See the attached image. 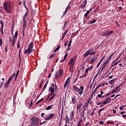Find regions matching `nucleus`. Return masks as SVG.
Wrapping results in <instances>:
<instances>
[{"label":"nucleus","mask_w":126,"mask_h":126,"mask_svg":"<svg viewBox=\"0 0 126 126\" xmlns=\"http://www.w3.org/2000/svg\"><path fill=\"white\" fill-rule=\"evenodd\" d=\"M3 7L5 11L7 13H10V9H11V2H4L3 3Z\"/></svg>","instance_id":"f257e3e1"},{"label":"nucleus","mask_w":126,"mask_h":126,"mask_svg":"<svg viewBox=\"0 0 126 126\" xmlns=\"http://www.w3.org/2000/svg\"><path fill=\"white\" fill-rule=\"evenodd\" d=\"M73 90H74L75 92H77V93L79 95H80V96H81V95L83 94V90H84V87H82V86L80 87V89H79V88H78L77 86H73Z\"/></svg>","instance_id":"f03ea898"},{"label":"nucleus","mask_w":126,"mask_h":126,"mask_svg":"<svg viewBox=\"0 0 126 126\" xmlns=\"http://www.w3.org/2000/svg\"><path fill=\"white\" fill-rule=\"evenodd\" d=\"M32 125H37V123L39 122V119L36 117H33L31 120Z\"/></svg>","instance_id":"7ed1b4c3"},{"label":"nucleus","mask_w":126,"mask_h":126,"mask_svg":"<svg viewBox=\"0 0 126 126\" xmlns=\"http://www.w3.org/2000/svg\"><path fill=\"white\" fill-rule=\"evenodd\" d=\"M76 61V59L75 57L73 58L71 60H69L68 62L69 65L74 66V63H75V62Z\"/></svg>","instance_id":"20e7f679"},{"label":"nucleus","mask_w":126,"mask_h":126,"mask_svg":"<svg viewBox=\"0 0 126 126\" xmlns=\"http://www.w3.org/2000/svg\"><path fill=\"white\" fill-rule=\"evenodd\" d=\"M113 33H114V31H111L110 32L107 31V32H104L102 34V36H109V35H111V34H113Z\"/></svg>","instance_id":"39448f33"},{"label":"nucleus","mask_w":126,"mask_h":126,"mask_svg":"<svg viewBox=\"0 0 126 126\" xmlns=\"http://www.w3.org/2000/svg\"><path fill=\"white\" fill-rule=\"evenodd\" d=\"M54 116H55L54 114H51L50 115L44 117V120H45V121H48V120L53 119V118H54Z\"/></svg>","instance_id":"423d86ee"},{"label":"nucleus","mask_w":126,"mask_h":126,"mask_svg":"<svg viewBox=\"0 0 126 126\" xmlns=\"http://www.w3.org/2000/svg\"><path fill=\"white\" fill-rule=\"evenodd\" d=\"M108 63H109V61H108V60H107L103 63V65H102L101 67H100L101 71H103V69H104L105 68V67H106V65H107V64H108Z\"/></svg>","instance_id":"0eeeda50"},{"label":"nucleus","mask_w":126,"mask_h":126,"mask_svg":"<svg viewBox=\"0 0 126 126\" xmlns=\"http://www.w3.org/2000/svg\"><path fill=\"white\" fill-rule=\"evenodd\" d=\"M69 117H70V121H72V120H73V118H74V111L72 110L70 112Z\"/></svg>","instance_id":"6e6552de"},{"label":"nucleus","mask_w":126,"mask_h":126,"mask_svg":"<svg viewBox=\"0 0 126 126\" xmlns=\"http://www.w3.org/2000/svg\"><path fill=\"white\" fill-rule=\"evenodd\" d=\"M86 4H87V0H84L82 5L80 6V7L81 8V9H84V8H85V7L86 6Z\"/></svg>","instance_id":"1a4fd4ad"},{"label":"nucleus","mask_w":126,"mask_h":126,"mask_svg":"<svg viewBox=\"0 0 126 126\" xmlns=\"http://www.w3.org/2000/svg\"><path fill=\"white\" fill-rule=\"evenodd\" d=\"M13 76H11L8 80L6 82V83H5L4 85V87H6L7 86V85H9V83H10V82L11 81V80H12V77Z\"/></svg>","instance_id":"9d476101"},{"label":"nucleus","mask_w":126,"mask_h":126,"mask_svg":"<svg viewBox=\"0 0 126 126\" xmlns=\"http://www.w3.org/2000/svg\"><path fill=\"white\" fill-rule=\"evenodd\" d=\"M111 102V97H108L106 98V100L103 101V104L104 105H106V104H108V103H110Z\"/></svg>","instance_id":"9b49d317"},{"label":"nucleus","mask_w":126,"mask_h":126,"mask_svg":"<svg viewBox=\"0 0 126 126\" xmlns=\"http://www.w3.org/2000/svg\"><path fill=\"white\" fill-rule=\"evenodd\" d=\"M69 78H70V77L68 78L66 80L65 83L64 85V88H66V87H67L69 85Z\"/></svg>","instance_id":"f8f14e48"},{"label":"nucleus","mask_w":126,"mask_h":126,"mask_svg":"<svg viewBox=\"0 0 126 126\" xmlns=\"http://www.w3.org/2000/svg\"><path fill=\"white\" fill-rule=\"evenodd\" d=\"M29 13V12L28 11H27L25 13V15H24L23 17V21H26V18H27V16H28V14Z\"/></svg>","instance_id":"ddd939ff"},{"label":"nucleus","mask_w":126,"mask_h":126,"mask_svg":"<svg viewBox=\"0 0 126 126\" xmlns=\"http://www.w3.org/2000/svg\"><path fill=\"white\" fill-rule=\"evenodd\" d=\"M34 45L33 44V42H31L29 45H28V49H30V50H33V46Z\"/></svg>","instance_id":"4468645a"},{"label":"nucleus","mask_w":126,"mask_h":126,"mask_svg":"<svg viewBox=\"0 0 126 126\" xmlns=\"http://www.w3.org/2000/svg\"><path fill=\"white\" fill-rule=\"evenodd\" d=\"M91 97L89 98L86 101L85 106H87V107H88V105H89V103L91 101Z\"/></svg>","instance_id":"2eb2a0df"},{"label":"nucleus","mask_w":126,"mask_h":126,"mask_svg":"<svg viewBox=\"0 0 126 126\" xmlns=\"http://www.w3.org/2000/svg\"><path fill=\"white\" fill-rule=\"evenodd\" d=\"M49 91L51 92L52 94H54V93H55V87L53 88L52 87H50Z\"/></svg>","instance_id":"dca6fc26"},{"label":"nucleus","mask_w":126,"mask_h":126,"mask_svg":"<svg viewBox=\"0 0 126 126\" xmlns=\"http://www.w3.org/2000/svg\"><path fill=\"white\" fill-rule=\"evenodd\" d=\"M70 120L69 119V118H68V116H66L65 119V123L66 125H67V124L69 123V121Z\"/></svg>","instance_id":"f3484780"},{"label":"nucleus","mask_w":126,"mask_h":126,"mask_svg":"<svg viewBox=\"0 0 126 126\" xmlns=\"http://www.w3.org/2000/svg\"><path fill=\"white\" fill-rule=\"evenodd\" d=\"M31 52H32V50L28 48L24 51L25 54H31Z\"/></svg>","instance_id":"a211bd4d"},{"label":"nucleus","mask_w":126,"mask_h":126,"mask_svg":"<svg viewBox=\"0 0 126 126\" xmlns=\"http://www.w3.org/2000/svg\"><path fill=\"white\" fill-rule=\"evenodd\" d=\"M96 60H97V57H95L92 58L90 62L91 63H94V62Z\"/></svg>","instance_id":"6ab92c4d"},{"label":"nucleus","mask_w":126,"mask_h":126,"mask_svg":"<svg viewBox=\"0 0 126 126\" xmlns=\"http://www.w3.org/2000/svg\"><path fill=\"white\" fill-rule=\"evenodd\" d=\"M74 66L70 65L69 71L70 72H73L74 71Z\"/></svg>","instance_id":"aec40b11"},{"label":"nucleus","mask_w":126,"mask_h":126,"mask_svg":"<svg viewBox=\"0 0 126 126\" xmlns=\"http://www.w3.org/2000/svg\"><path fill=\"white\" fill-rule=\"evenodd\" d=\"M58 72L59 73V77H62L63 74V69L60 70Z\"/></svg>","instance_id":"412c9836"},{"label":"nucleus","mask_w":126,"mask_h":126,"mask_svg":"<svg viewBox=\"0 0 126 126\" xmlns=\"http://www.w3.org/2000/svg\"><path fill=\"white\" fill-rule=\"evenodd\" d=\"M23 28L24 30H25V28H26V21H23Z\"/></svg>","instance_id":"4be33fe9"},{"label":"nucleus","mask_w":126,"mask_h":126,"mask_svg":"<svg viewBox=\"0 0 126 126\" xmlns=\"http://www.w3.org/2000/svg\"><path fill=\"white\" fill-rule=\"evenodd\" d=\"M72 102L73 104H75L76 103V98H75V96H74L72 98Z\"/></svg>","instance_id":"5701e85b"},{"label":"nucleus","mask_w":126,"mask_h":126,"mask_svg":"<svg viewBox=\"0 0 126 126\" xmlns=\"http://www.w3.org/2000/svg\"><path fill=\"white\" fill-rule=\"evenodd\" d=\"M91 11V9H90V10H88L87 11V12L85 14V15H84V17L85 18L86 17V16H87V15H88L89 13H90V11Z\"/></svg>","instance_id":"b1692460"},{"label":"nucleus","mask_w":126,"mask_h":126,"mask_svg":"<svg viewBox=\"0 0 126 126\" xmlns=\"http://www.w3.org/2000/svg\"><path fill=\"white\" fill-rule=\"evenodd\" d=\"M81 106H82V103L80 102L79 105L77 106V110H79L81 108Z\"/></svg>","instance_id":"393cba45"},{"label":"nucleus","mask_w":126,"mask_h":126,"mask_svg":"<svg viewBox=\"0 0 126 126\" xmlns=\"http://www.w3.org/2000/svg\"><path fill=\"white\" fill-rule=\"evenodd\" d=\"M17 36H18V32H16L14 34V38H13V39H16V40H17Z\"/></svg>","instance_id":"a878e982"},{"label":"nucleus","mask_w":126,"mask_h":126,"mask_svg":"<svg viewBox=\"0 0 126 126\" xmlns=\"http://www.w3.org/2000/svg\"><path fill=\"white\" fill-rule=\"evenodd\" d=\"M88 56H89V51L88 50L84 54V58H86Z\"/></svg>","instance_id":"bb28decb"},{"label":"nucleus","mask_w":126,"mask_h":126,"mask_svg":"<svg viewBox=\"0 0 126 126\" xmlns=\"http://www.w3.org/2000/svg\"><path fill=\"white\" fill-rule=\"evenodd\" d=\"M88 51L89 52V55H94V53H95L94 52H92V49H91L90 50H88Z\"/></svg>","instance_id":"cd10ccee"},{"label":"nucleus","mask_w":126,"mask_h":126,"mask_svg":"<svg viewBox=\"0 0 126 126\" xmlns=\"http://www.w3.org/2000/svg\"><path fill=\"white\" fill-rule=\"evenodd\" d=\"M52 107H54V105H51L48 106L46 108V110H51L52 109Z\"/></svg>","instance_id":"c85d7f7f"},{"label":"nucleus","mask_w":126,"mask_h":126,"mask_svg":"<svg viewBox=\"0 0 126 126\" xmlns=\"http://www.w3.org/2000/svg\"><path fill=\"white\" fill-rule=\"evenodd\" d=\"M15 41H16V39H12V46L13 47L14 45H15Z\"/></svg>","instance_id":"c756f323"},{"label":"nucleus","mask_w":126,"mask_h":126,"mask_svg":"<svg viewBox=\"0 0 126 126\" xmlns=\"http://www.w3.org/2000/svg\"><path fill=\"white\" fill-rule=\"evenodd\" d=\"M71 7L70 5H68V6L65 8V11L67 12L68 10L70 9Z\"/></svg>","instance_id":"7c9ffc66"},{"label":"nucleus","mask_w":126,"mask_h":126,"mask_svg":"<svg viewBox=\"0 0 126 126\" xmlns=\"http://www.w3.org/2000/svg\"><path fill=\"white\" fill-rule=\"evenodd\" d=\"M42 101H44V98H42L39 100L37 101L36 103V105H38L39 103H40V102H42Z\"/></svg>","instance_id":"2f4dec72"},{"label":"nucleus","mask_w":126,"mask_h":126,"mask_svg":"<svg viewBox=\"0 0 126 126\" xmlns=\"http://www.w3.org/2000/svg\"><path fill=\"white\" fill-rule=\"evenodd\" d=\"M83 122V120L82 119H81L80 120H79V121L78 123L77 126H81V124L80 123H82Z\"/></svg>","instance_id":"473e14b6"},{"label":"nucleus","mask_w":126,"mask_h":126,"mask_svg":"<svg viewBox=\"0 0 126 126\" xmlns=\"http://www.w3.org/2000/svg\"><path fill=\"white\" fill-rule=\"evenodd\" d=\"M60 48H61V45L58 46V47L56 48V49L54 50V53H56V52L59 51Z\"/></svg>","instance_id":"72a5a7b5"},{"label":"nucleus","mask_w":126,"mask_h":126,"mask_svg":"<svg viewBox=\"0 0 126 126\" xmlns=\"http://www.w3.org/2000/svg\"><path fill=\"white\" fill-rule=\"evenodd\" d=\"M96 22V20L93 19L91 22L89 23L90 24H93V23H95Z\"/></svg>","instance_id":"f704fd0d"},{"label":"nucleus","mask_w":126,"mask_h":126,"mask_svg":"<svg viewBox=\"0 0 126 126\" xmlns=\"http://www.w3.org/2000/svg\"><path fill=\"white\" fill-rule=\"evenodd\" d=\"M89 70H90L89 67L86 68V70H85V74H87V73H88V72L89 71Z\"/></svg>","instance_id":"c9c22d12"},{"label":"nucleus","mask_w":126,"mask_h":126,"mask_svg":"<svg viewBox=\"0 0 126 126\" xmlns=\"http://www.w3.org/2000/svg\"><path fill=\"white\" fill-rule=\"evenodd\" d=\"M72 42V40L71 39L70 40V41H69V43L68 44V47H70Z\"/></svg>","instance_id":"e433bc0d"},{"label":"nucleus","mask_w":126,"mask_h":126,"mask_svg":"<svg viewBox=\"0 0 126 126\" xmlns=\"http://www.w3.org/2000/svg\"><path fill=\"white\" fill-rule=\"evenodd\" d=\"M17 47L19 49L20 48V41H18Z\"/></svg>","instance_id":"4c0bfd02"},{"label":"nucleus","mask_w":126,"mask_h":126,"mask_svg":"<svg viewBox=\"0 0 126 126\" xmlns=\"http://www.w3.org/2000/svg\"><path fill=\"white\" fill-rule=\"evenodd\" d=\"M56 96V94H54V95L49 99V100H53L54 98H55V96Z\"/></svg>","instance_id":"58836bf2"},{"label":"nucleus","mask_w":126,"mask_h":126,"mask_svg":"<svg viewBox=\"0 0 126 126\" xmlns=\"http://www.w3.org/2000/svg\"><path fill=\"white\" fill-rule=\"evenodd\" d=\"M2 35H3V27H2L1 28V30H0Z\"/></svg>","instance_id":"ea45409f"},{"label":"nucleus","mask_w":126,"mask_h":126,"mask_svg":"<svg viewBox=\"0 0 126 126\" xmlns=\"http://www.w3.org/2000/svg\"><path fill=\"white\" fill-rule=\"evenodd\" d=\"M58 76H59V72H57L55 74V78H58Z\"/></svg>","instance_id":"a19ab883"},{"label":"nucleus","mask_w":126,"mask_h":126,"mask_svg":"<svg viewBox=\"0 0 126 126\" xmlns=\"http://www.w3.org/2000/svg\"><path fill=\"white\" fill-rule=\"evenodd\" d=\"M55 54H54L52 55L51 56H50L49 60H50V59H53V58H54V57H55Z\"/></svg>","instance_id":"79ce46f5"},{"label":"nucleus","mask_w":126,"mask_h":126,"mask_svg":"<svg viewBox=\"0 0 126 126\" xmlns=\"http://www.w3.org/2000/svg\"><path fill=\"white\" fill-rule=\"evenodd\" d=\"M47 85H48V83H46L44 86V88L43 89H46V88H47Z\"/></svg>","instance_id":"37998d69"},{"label":"nucleus","mask_w":126,"mask_h":126,"mask_svg":"<svg viewBox=\"0 0 126 126\" xmlns=\"http://www.w3.org/2000/svg\"><path fill=\"white\" fill-rule=\"evenodd\" d=\"M83 77H86V74L85 73V74L82 75V76H81L80 77V78H83Z\"/></svg>","instance_id":"c03bdc74"},{"label":"nucleus","mask_w":126,"mask_h":126,"mask_svg":"<svg viewBox=\"0 0 126 126\" xmlns=\"http://www.w3.org/2000/svg\"><path fill=\"white\" fill-rule=\"evenodd\" d=\"M0 24H1V26H2V27H3V21H1L0 22Z\"/></svg>","instance_id":"a18cd8bd"},{"label":"nucleus","mask_w":126,"mask_h":126,"mask_svg":"<svg viewBox=\"0 0 126 126\" xmlns=\"http://www.w3.org/2000/svg\"><path fill=\"white\" fill-rule=\"evenodd\" d=\"M67 33V30H66L63 33V36H64L65 37V35H66V33Z\"/></svg>","instance_id":"49530a36"},{"label":"nucleus","mask_w":126,"mask_h":126,"mask_svg":"<svg viewBox=\"0 0 126 126\" xmlns=\"http://www.w3.org/2000/svg\"><path fill=\"white\" fill-rule=\"evenodd\" d=\"M2 45V39H0V46Z\"/></svg>","instance_id":"de8ad7c7"},{"label":"nucleus","mask_w":126,"mask_h":126,"mask_svg":"<svg viewBox=\"0 0 126 126\" xmlns=\"http://www.w3.org/2000/svg\"><path fill=\"white\" fill-rule=\"evenodd\" d=\"M89 68L90 70H92V69H93V66H90V67Z\"/></svg>","instance_id":"09e8293b"},{"label":"nucleus","mask_w":126,"mask_h":126,"mask_svg":"<svg viewBox=\"0 0 126 126\" xmlns=\"http://www.w3.org/2000/svg\"><path fill=\"white\" fill-rule=\"evenodd\" d=\"M67 25V22H65L64 23V27H66Z\"/></svg>","instance_id":"8fccbe9b"},{"label":"nucleus","mask_w":126,"mask_h":126,"mask_svg":"<svg viewBox=\"0 0 126 126\" xmlns=\"http://www.w3.org/2000/svg\"><path fill=\"white\" fill-rule=\"evenodd\" d=\"M85 110H86V107H85V108H84L83 109V114H85Z\"/></svg>","instance_id":"3c124183"},{"label":"nucleus","mask_w":126,"mask_h":126,"mask_svg":"<svg viewBox=\"0 0 126 126\" xmlns=\"http://www.w3.org/2000/svg\"><path fill=\"white\" fill-rule=\"evenodd\" d=\"M44 124H46V121H44L42 123H40V126L42 125H44Z\"/></svg>","instance_id":"603ef678"},{"label":"nucleus","mask_w":126,"mask_h":126,"mask_svg":"<svg viewBox=\"0 0 126 126\" xmlns=\"http://www.w3.org/2000/svg\"><path fill=\"white\" fill-rule=\"evenodd\" d=\"M63 118V115H61V118L60 122V126H61V123H62V119Z\"/></svg>","instance_id":"864d4df0"},{"label":"nucleus","mask_w":126,"mask_h":126,"mask_svg":"<svg viewBox=\"0 0 126 126\" xmlns=\"http://www.w3.org/2000/svg\"><path fill=\"white\" fill-rule=\"evenodd\" d=\"M125 65H126V63H125L123 65V64H122V63L119 64V65H120V66H125Z\"/></svg>","instance_id":"5fc2aeb1"},{"label":"nucleus","mask_w":126,"mask_h":126,"mask_svg":"<svg viewBox=\"0 0 126 126\" xmlns=\"http://www.w3.org/2000/svg\"><path fill=\"white\" fill-rule=\"evenodd\" d=\"M115 23H116L117 26H118V27L120 26V24H119V23H118V22L116 21L115 22Z\"/></svg>","instance_id":"6e6d98bb"},{"label":"nucleus","mask_w":126,"mask_h":126,"mask_svg":"<svg viewBox=\"0 0 126 126\" xmlns=\"http://www.w3.org/2000/svg\"><path fill=\"white\" fill-rule=\"evenodd\" d=\"M100 64H101V63H98L97 64V65L96 66V68L99 67V66H100Z\"/></svg>","instance_id":"4d7b16f0"},{"label":"nucleus","mask_w":126,"mask_h":126,"mask_svg":"<svg viewBox=\"0 0 126 126\" xmlns=\"http://www.w3.org/2000/svg\"><path fill=\"white\" fill-rule=\"evenodd\" d=\"M103 110H104V109H100V110H99V111H98V114H99V115H100V113H101V112L102 111H103Z\"/></svg>","instance_id":"13d9d810"},{"label":"nucleus","mask_w":126,"mask_h":126,"mask_svg":"<svg viewBox=\"0 0 126 126\" xmlns=\"http://www.w3.org/2000/svg\"><path fill=\"white\" fill-rule=\"evenodd\" d=\"M99 124H101V125H104V122L103 121H100Z\"/></svg>","instance_id":"bf43d9fd"},{"label":"nucleus","mask_w":126,"mask_h":126,"mask_svg":"<svg viewBox=\"0 0 126 126\" xmlns=\"http://www.w3.org/2000/svg\"><path fill=\"white\" fill-rule=\"evenodd\" d=\"M102 107H104V104L103 103L101 105H100L99 108H102Z\"/></svg>","instance_id":"052dcab7"},{"label":"nucleus","mask_w":126,"mask_h":126,"mask_svg":"<svg viewBox=\"0 0 126 126\" xmlns=\"http://www.w3.org/2000/svg\"><path fill=\"white\" fill-rule=\"evenodd\" d=\"M4 49H5V52L7 53V47H5Z\"/></svg>","instance_id":"680f3d73"},{"label":"nucleus","mask_w":126,"mask_h":126,"mask_svg":"<svg viewBox=\"0 0 126 126\" xmlns=\"http://www.w3.org/2000/svg\"><path fill=\"white\" fill-rule=\"evenodd\" d=\"M64 46H67V41H66L64 43Z\"/></svg>","instance_id":"e2e57ef3"},{"label":"nucleus","mask_w":126,"mask_h":126,"mask_svg":"<svg viewBox=\"0 0 126 126\" xmlns=\"http://www.w3.org/2000/svg\"><path fill=\"white\" fill-rule=\"evenodd\" d=\"M97 96L98 98H101L102 97V94H98Z\"/></svg>","instance_id":"0e129e2a"},{"label":"nucleus","mask_w":126,"mask_h":126,"mask_svg":"<svg viewBox=\"0 0 126 126\" xmlns=\"http://www.w3.org/2000/svg\"><path fill=\"white\" fill-rule=\"evenodd\" d=\"M113 76H114L113 75L110 76L109 77V78H110V79H112V78H113Z\"/></svg>","instance_id":"69168bd1"},{"label":"nucleus","mask_w":126,"mask_h":126,"mask_svg":"<svg viewBox=\"0 0 126 126\" xmlns=\"http://www.w3.org/2000/svg\"><path fill=\"white\" fill-rule=\"evenodd\" d=\"M120 110H121L122 111V110H123L124 109V108H123V106H121L119 108Z\"/></svg>","instance_id":"338daca9"},{"label":"nucleus","mask_w":126,"mask_h":126,"mask_svg":"<svg viewBox=\"0 0 126 126\" xmlns=\"http://www.w3.org/2000/svg\"><path fill=\"white\" fill-rule=\"evenodd\" d=\"M38 124H37V125H29V126H38Z\"/></svg>","instance_id":"774afa93"}]
</instances>
